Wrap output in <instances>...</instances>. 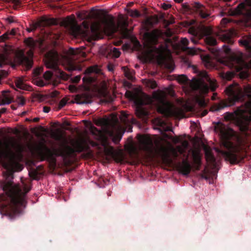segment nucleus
<instances>
[{"mask_svg": "<svg viewBox=\"0 0 251 251\" xmlns=\"http://www.w3.org/2000/svg\"><path fill=\"white\" fill-rule=\"evenodd\" d=\"M144 83L147 87L154 89L156 87L157 84L154 80H145Z\"/></svg>", "mask_w": 251, "mask_h": 251, "instance_id": "ea45409f", "label": "nucleus"}, {"mask_svg": "<svg viewBox=\"0 0 251 251\" xmlns=\"http://www.w3.org/2000/svg\"><path fill=\"white\" fill-rule=\"evenodd\" d=\"M178 171L184 175H187L191 171V166L187 159H184L177 166Z\"/></svg>", "mask_w": 251, "mask_h": 251, "instance_id": "5701e85b", "label": "nucleus"}, {"mask_svg": "<svg viewBox=\"0 0 251 251\" xmlns=\"http://www.w3.org/2000/svg\"><path fill=\"white\" fill-rule=\"evenodd\" d=\"M41 25V22H37L35 23H33L30 25V27L32 28V29L34 30L35 29H36L37 27L40 26Z\"/></svg>", "mask_w": 251, "mask_h": 251, "instance_id": "5fc2aeb1", "label": "nucleus"}, {"mask_svg": "<svg viewBox=\"0 0 251 251\" xmlns=\"http://www.w3.org/2000/svg\"><path fill=\"white\" fill-rule=\"evenodd\" d=\"M231 105V104L226 103L225 101H221L219 104L213 106L211 108L212 111H219L225 107H228Z\"/></svg>", "mask_w": 251, "mask_h": 251, "instance_id": "c756f323", "label": "nucleus"}, {"mask_svg": "<svg viewBox=\"0 0 251 251\" xmlns=\"http://www.w3.org/2000/svg\"><path fill=\"white\" fill-rule=\"evenodd\" d=\"M158 22V17L156 15H154L148 18L146 20V24L148 25H152L156 24Z\"/></svg>", "mask_w": 251, "mask_h": 251, "instance_id": "f704fd0d", "label": "nucleus"}, {"mask_svg": "<svg viewBox=\"0 0 251 251\" xmlns=\"http://www.w3.org/2000/svg\"><path fill=\"white\" fill-rule=\"evenodd\" d=\"M230 61L231 62L232 65H229V67H234L237 71H240L244 67L251 68V60L248 64H246L241 56H233Z\"/></svg>", "mask_w": 251, "mask_h": 251, "instance_id": "6ab92c4d", "label": "nucleus"}, {"mask_svg": "<svg viewBox=\"0 0 251 251\" xmlns=\"http://www.w3.org/2000/svg\"><path fill=\"white\" fill-rule=\"evenodd\" d=\"M125 148L126 150L130 154H136L138 152L137 145L133 143H130L126 144Z\"/></svg>", "mask_w": 251, "mask_h": 251, "instance_id": "bb28decb", "label": "nucleus"}, {"mask_svg": "<svg viewBox=\"0 0 251 251\" xmlns=\"http://www.w3.org/2000/svg\"><path fill=\"white\" fill-rule=\"evenodd\" d=\"M246 11V14L249 18H251V9H249L247 7L245 6L244 3L239 4L238 6L231 11L230 15L234 16L240 14H245L244 11Z\"/></svg>", "mask_w": 251, "mask_h": 251, "instance_id": "412c9836", "label": "nucleus"}, {"mask_svg": "<svg viewBox=\"0 0 251 251\" xmlns=\"http://www.w3.org/2000/svg\"><path fill=\"white\" fill-rule=\"evenodd\" d=\"M177 80L179 83H185L187 82L188 79L186 75H179L177 76Z\"/></svg>", "mask_w": 251, "mask_h": 251, "instance_id": "49530a36", "label": "nucleus"}, {"mask_svg": "<svg viewBox=\"0 0 251 251\" xmlns=\"http://www.w3.org/2000/svg\"><path fill=\"white\" fill-rule=\"evenodd\" d=\"M205 42L211 46H213L216 44V39L211 36H208L205 38Z\"/></svg>", "mask_w": 251, "mask_h": 251, "instance_id": "79ce46f5", "label": "nucleus"}, {"mask_svg": "<svg viewBox=\"0 0 251 251\" xmlns=\"http://www.w3.org/2000/svg\"><path fill=\"white\" fill-rule=\"evenodd\" d=\"M62 25L65 27H70L71 34L74 36H88L89 34V23L84 21L78 25L74 17H68L62 22Z\"/></svg>", "mask_w": 251, "mask_h": 251, "instance_id": "9d476101", "label": "nucleus"}, {"mask_svg": "<svg viewBox=\"0 0 251 251\" xmlns=\"http://www.w3.org/2000/svg\"><path fill=\"white\" fill-rule=\"evenodd\" d=\"M127 19H125L122 15L118 16L117 25L115 24L113 16H104L92 24L91 31L93 36V38L95 40L99 38L100 34L102 31L111 34L120 29L122 34L125 35L127 33Z\"/></svg>", "mask_w": 251, "mask_h": 251, "instance_id": "20e7f679", "label": "nucleus"}, {"mask_svg": "<svg viewBox=\"0 0 251 251\" xmlns=\"http://www.w3.org/2000/svg\"><path fill=\"white\" fill-rule=\"evenodd\" d=\"M9 38V33L7 32L0 36V42H4Z\"/></svg>", "mask_w": 251, "mask_h": 251, "instance_id": "3c124183", "label": "nucleus"}, {"mask_svg": "<svg viewBox=\"0 0 251 251\" xmlns=\"http://www.w3.org/2000/svg\"><path fill=\"white\" fill-rule=\"evenodd\" d=\"M99 136L97 138L101 142L104 147V151L108 154H112L115 160L118 162H121L124 159V155L121 151H115L112 147H108L107 138L100 131H98Z\"/></svg>", "mask_w": 251, "mask_h": 251, "instance_id": "dca6fc26", "label": "nucleus"}, {"mask_svg": "<svg viewBox=\"0 0 251 251\" xmlns=\"http://www.w3.org/2000/svg\"><path fill=\"white\" fill-rule=\"evenodd\" d=\"M6 59V56L4 54H0V67H1L2 64H3L5 62V60Z\"/></svg>", "mask_w": 251, "mask_h": 251, "instance_id": "864d4df0", "label": "nucleus"}, {"mask_svg": "<svg viewBox=\"0 0 251 251\" xmlns=\"http://www.w3.org/2000/svg\"><path fill=\"white\" fill-rule=\"evenodd\" d=\"M127 11L129 16L133 18H138L141 16L140 12L136 9H125Z\"/></svg>", "mask_w": 251, "mask_h": 251, "instance_id": "e433bc0d", "label": "nucleus"}, {"mask_svg": "<svg viewBox=\"0 0 251 251\" xmlns=\"http://www.w3.org/2000/svg\"><path fill=\"white\" fill-rule=\"evenodd\" d=\"M200 50L199 49H196L195 48H187L186 50V52L190 55H195L197 53L198 51Z\"/></svg>", "mask_w": 251, "mask_h": 251, "instance_id": "c03bdc74", "label": "nucleus"}, {"mask_svg": "<svg viewBox=\"0 0 251 251\" xmlns=\"http://www.w3.org/2000/svg\"><path fill=\"white\" fill-rule=\"evenodd\" d=\"M171 5L168 4L163 3L162 5V7L165 10H167V9H169V8L171 7Z\"/></svg>", "mask_w": 251, "mask_h": 251, "instance_id": "680f3d73", "label": "nucleus"}, {"mask_svg": "<svg viewBox=\"0 0 251 251\" xmlns=\"http://www.w3.org/2000/svg\"><path fill=\"white\" fill-rule=\"evenodd\" d=\"M51 137L56 140H61L63 138V132L60 129H56L51 133Z\"/></svg>", "mask_w": 251, "mask_h": 251, "instance_id": "7c9ffc66", "label": "nucleus"}, {"mask_svg": "<svg viewBox=\"0 0 251 251\" xmlns=\"http://www.w3.org/2000/svg\"><path fill=\"white\" fill-rule=\"evenodd\" d=\"M161 34L158 30H153L151 32L147 33L145 34V38L149 45H154L156 43L157 38Z\"/></svg>", "mask_w": 251, "mask_h": 251, "instance_id": "aec40b11", "label": "nucleus"}, {"mask_svg": "<svg viewBox=\"0 0 251 251\" xmlns=\"http://www.w3.org/2000/svg\"><path fill=\"white\" fill-rule=\"evenodd\" d=\"M15 84L17 88L21 89H25L26 86L24 84L22 79L18 78L15 81Z\"/></svg>", "mask_w": 251, "mask_h": 251, "instance_id": "a19ab883", "label": "nucleus"}, {"mask_svg": "<svg viewBox=\"0 0 251 251\" xmlns=\"http://www.w3.org/2000/svg\"><path fill=\"white\" fill-rule=\"evenodd\" d=\"M83 81L85 82H91L94 81V78L90 76H86L83 78Z\"/></svg>", "mask_w": 251, "mask_h": 251, "instance_id": "6e6d98bb", "label": "nucleus"}, {"mask_svg": "<svg viewBox=\"0 0 251 251\" xmlns=\"http://www.w3.org/2000/svg\"><path fill=\"white\" fill-rule=\"evenodd\" d=\"M226 92L233 102L237 101L241 97V88L237 84H233L226 88Z\"/></svg>", "mask_w": 251, "mask_h": 251, "instance_id": "a211bd4d", "label": "nucleus"}, {"mask_svg": "<svg viewBox=\"0 0 251 251\" xmlns=\"http://www.w3.org/2000/svg\"><path fill=\"white\" fill-rule=\"evenodd\" d=\"M188 146V142L187 141H183L181 145L174 148L169 141L165 140L164 144H160V147L156 149V151L159 153V156L164 162L171 164L172 162L171 156L176 158L178 156V153H183Z\"/></svg>", "mask_w": 251, "mask_h": 251, "instance_id": "0eeeda50", "label": "nucleus"}, {"mask_svg": "<svg viewBox=\"0 0 251 251\" xmlns=\"http://www.w3.org/2000/svg\"><path fill=\"white\" fill-rule=\"evenodd\" d=\"M100 72V69L97 66H91L87 69L85 71V74H90L94 73L98 74Z\"/></svg>", "mask_w": 251, "mask_h": 251, "instance_id": "4c0bfd02", "label": "nucleus"}, {"mask_svg": "<svg viewBox=\"0 0 251 251\" xmlns=\"http://www.w3.org/2000/svg\"><path fill=\"white\" fill-rule=\"evenodd\" d=\"M97 125L102 126V130H98L95 127L93 126H91V132L93 134L96 135V138L99 140L97 138L99 136V134L98 131H100L102 134L107 138L105 134L109 135L110 136L112 137L113 142L115 143H118L121 139L120 133L121 131V127L119 126L117 129V133L115 135H114L113 130L115 129V127H113L112 131H111L108 129L109 125H110V120L108 118H102L100 119L98 122Z\"/></svg>", "mask_w": 251, "mask_h": 251, "instance_id": "1a4fd4ad", "label": "nucleus"}, {"mask_svg": "<svg viewBox=\"0 0 251 251\" xmlns=\"http://www.w3.org/2000/svg\"><path fill=\"white\" fill-rule=\"evenodd\" d=\"M236 113L238 116L237 124L240 130L242 131L247 130L249 123L251 122V101L247 102L245 108L238 109Z\"/></svg>", "mask_w": 251, "mask_h": 251, "instance_id": "4468645a", "label": "nucleus"}, {"mask_svg": "<svg viewBox=\"0 0 251 251\" xmlns=\"http://www.w3.org/2000/svg\"><path fill=\"white\" fill-rule=\"evenodd\" d=\"M234 73L231 72H227L223 74L222 76L224 79L230 80L233 76Z\"/></svg>", "mask_w": 251, "mask_h": 251, "instance_id": "de8ad7c7", "label": "nucleus"}, {"mask_svg": "<svg viewBox=\"0 0 251 251\" xmlns=\"http://www.w3.org/2000/svg\"><path fill=\"white\" fill-rule=\"evenodd\" d=\"M79 52L78 49L70 48L64 52L61 57H59L57 53L54 50L49 51L46 55L45 64L48 68H51L54 70V75L63 79H67L68 75L58 68V61H60L65 68L69 71H80L81 68L76 65L75 62L73 59V55Z\"/></svg>", "mask_w": 251, "mask_h": 251, "instance_id": "7ed1b4c3", "label": "nucleus"}, {"mask_svg": "<svg viewBox=\"0 0 251 251\" xmlns=\"http://www.w3.org/2000/svg\"><path fill=\"white\" fill-rule=\"evenodd\" d=\"M28 148L32 153L36 154L42 159L50 158L52 155L51 151L42 141L31 144L29 145Z\"/></svg>", "mask_w": 251, "mask_h": 251, "instance_id": "2eb2a0df", "label": "nucleus"}, {"mask_svg": "<svg viewBox=\"0 0 251 251\" xmlns=\"http://www.w3.org/2000/svg\"><path fill=\"white\" fill-rule=\"evenodd\" d=\"M172 140L174 143H177L180 142L179 138L177 137H174L172 139Z\"/></svg>", "mask_w": 251, "mask_h": 251, "instance_id": "0e129e2a", "label": "nucleus"}, {"mask_svg": "<svg viewBox=\"0 0 251 251\" xmlns=\"http://www.w3.org/2000/svg\"><path fill=\"white\" fill-rule=\"evenodd\" d=\"M69 88L71 92H75L76 90V87L74 85H70Z\"/></svg>", "mask_w": 251, "mask_h": 251, "instance_id": "e2e57ef3", "label": "nucleus"}, {"mask_svg": "<svg viewBox=\"0 0 251 251\" xmlns=\"http://www.w3.org/2000/svg\"><path fill=\"white\" fill-rule=\"evenodd\" d=\"M50 108L47 106H45L43 107V111L45 113H48L50 111Z\"/></svg>", "mask_w": 251, "mask_h": 251, "instance_id": "338daca9", "label": "nucleus"}, {"mask_svg": "<svg viewBox=\"0 0 251 251\" xmlns=\"http://www.w3.org/2000/svg\"><path fill=\"white\" fill-rule=\"evenodd\" d=\"M196 102H197L199 106L201 107H204L206 105V103L203 97L199 96H197L195 97Z\"/></svg>", "mask_w": 251, "mask_h": 251, "instance_id": "58836bf2", "label": "nucleus"}, {"mask_svg": "<svg viewBox=\"0 0 251 251\" xmlns=\"http://www.w3.org/2000/svg\"><path fill=\"white\" fill-rule=\"evenodd\" d=\"M90 141L83 137H79L78 139L73 140L71 145L74 149L68 146H62L58 150V154L61 156H67L72 154L74 151L80 152L88 148V144Z\"/></svg>", "mask_w": 251, "mask_h": 251, "instance_id": "9b49d317", "label": "nucleus"}, {"mask_svg": "<svg viewBox=\"0 0 251 251\" xmlns=\"http://www.w3.org/2000/svg\"><path fill=\"white\" fill-rule=\"evenodd\" d=\"M136 114L139 118H143L147 115V112L141 107L138 106L136 109Z\"/></svg>", "mask_w": 251, "mask_h": 251, "instance_id": "c9c22d12", "label": "nucleus"}, {"mask_svg": "<svg viewBox=\"0 0 251 251\" xmlns=\"http://www.w3.org/2000/svg\"><path fill=\"white\" fill-rule=\"evenodd\" d=\"M81 77L80 75H77L73 78V81L75 82H78L80 80Z\"/></svg>", "mask_w": 251, "mask_h": 251, "instance_id": "052dcab7", "label": "nucleus"}, {"mask_svg": "<svg viewBox=\"0 0 251 251\" xmlns=\"http://www.w3.org/2000/svg\"><path fill=\"white\" fill-rule=\"evenodd\" d=\"M195 7L198 9H200V10L199 11V15L202 18H206L208 16H209V14L205 13L203 9H201L202 7V5L199 3H195Z\"/></svg>", "mask_w": 251, "mask_h": 251, "instance_id": "72a5a7b5", "label": "nucleus"}, {"mask_svg": "<svg viewBox=\"0 0 251 251\" xmlns=\"http://www.w3.org/2000/svg\"><path fill=\"white\" fill-rule=\"evenodd\" d=\"M240 78L245 79L248 77L249 74L247 71H241L239 74Z\"/></svg>", "mask_w": 251, "mask_h": 251, "instance_id": "09e8293b", "label": "nucleus"}, {"mask_svg": "<svg viewBox=\"0 0 251 251\" xmlns=\"http://www.w3.org/2000/svg\"><path fill=\"white\" fill-rule=\"evenodd\" d=\"M126 96L134 100L137 105H141L144 103L143 96L141 93L128 91L126 92Z\"/></svg>", "mask_w": 251, "mask_h": 251, "instance_id": "4be33fe9", "label": "nucleus"}, {"mask_svg": "<svg viewBox=\"0 0 251 251\" xmlns=\"http://www.w3.org/2000/svg\"><path fill=\"white\" fill-rule=\"evenodd\" d=\"M239 43L244 46L247 50L251 51V35L240 40Z\"/></svg>", "mask_w": 251, "mask_h": 251, "instance_id": "c85d7f7f", "label": "nucleus"}, {"mask_svg": "<svg viewBox=\"0 0 251 251\" xmlns=\"http://www.w3.org/2000/svg\"><path fill=\"white\" fill-rule=\"evenodd\" d=\"M192 157L195 164H199L201 163L200 151L198 149L192 151Z\"/></svg>", "mask_w": 251, "mask_h": 251, "instance_id": "cd10ccee", "label": "nucleus"}, {"mask_svg": "<svg viewBox=\"0 0 251 251\" xmlns=\"http://www.w3.org/2000/svg\"><path fill=\"white\" fill-rule=\"evenodd\" d=\"M215 130L220 136L223 145L228 150V151H224L215 149V151L220 153L226 160L234 162L236 160L235 153L241 150V146L244 144L243 139L236 136L231 128L221 123L216 125Z\"/></svg>", "mask_w": 251, "mask_h": 251, "instance_id": "f03ea898", "label": "nucleus"}, {"mask_svg": "<svg viewBox=\"0 0 251 251\" xmlns=\"http://www.w3.org/2000/svg\"><path fill=\"white\" fill-rule=\"evenodd\" d=\"M13 100L12 95L8 91H3L0 96V105L8 104Z\"/></svg>", "mask_w": 251, "mask_h": 251, "instance_id": "b1692460", "label": "nucleus"}, {"mask_svg": "<svg viewBox=\"0 0 251 251\" xmlns=\"http://www.w3.org/2000/svg\"><path fill=\"white\" fill-rule=\"evenodd\" d=\"M145 56L150 60L155 59L159 64L164 65L169 69H174L171 52L166 45H162L159 48L149 47L145 52Z\"/></svg>", "mask_w": 251, "mask_h": 251, "instance_id": "423d86ee", "label": "nucleus"}, {"mask_svg": "<svg viewBox=\"0 0 251 251\" xmlns=\"http://www.w3.org/2000/svg\"><path fill=\"white\" fill-rule=\"evenodd\" d=\"M52 75V73L50 71H46L44 74V78L46 81L42 79H35L34 83L38 86H44L49 83L47 81L51 78Z\"/></svg>", "mask_w": 251, "mask_h": 251, "instance_id": "393cba45", "label": "nucleus"}, {"mask_svg": "<svg viewBox=\"0 0 251 251\" xmlns=\"http://www.w3.org/2000/svg\"><path fill=\"white\" fill-rule=\"evenodd\" d=\"M21 0H12V2L16 5H18L20 3Z\"/></svg>", "mask_w": 251, "mask_h": 251, "instance_id": "774afa93", "label": "nucleus"}, {"mask_svg": "<svg viewBox=\"0 0 251 251\" xmlns=\"http://www.w3.org/2000/svg\"><path fill=\"white\" fill-rule=\"evenodd\" d=\"M234 34L233 30H229L221 32L219 34V38L224 42L228 41Z\"/></svg>", "mask_w": 251, "mask_h": 251, "instance_id": "a878e982", "label": "nucleus"}, {"mask_svg": "<svg viewBox=\"0 0 251 251\" xmlns=\"http://www.w3.org/2000/svg\"><path fill=\"white\" fill-rule=\"evenodd\" d=\"M205 157L208 163L214 165L215 159L210 151L208 150L205 151Z\"/></svg>", "mask_w": 251, "mask_h": 251, "instance_id": "2f4dec72", "label": "nucleus"}, {"mask_svg": "<svg viewBox=\"0 0 251 251\" xmlns=\"http://www.w3.org/2000/svg\"><path fill=\"white\" fill-rule=\"evenodd\" d=\"M202 75V78L192 80L190 83L191 88L194 90H199L201 94H206L208 92V87L204 82L206 81L209 82L211 90L214 91L217 87L214 80H211L205 72H203Z\"/></svg>", "mask_w": 251, "mask_h": 251, "instance_id": "ddd939ff", "label": "nucleus"}, {"mask_svg": "<svg viewBox=\"0 0 251 251\" xmlns=\"http://www.w3.org/2000/svg\"><path fill=\"white\" fill-rule=\"evenodd\" d=\"M25 43L30 50L27 52V57L25 56L23 50L18 51L16 55V59L20 64L25 66L27 69H29L32 65V57L33 52L32 50L35 47L40 46L42 44L40 40H34L31 38H29L25 40Z\"/></svg>", "mask_w": 251, "mask_h": 251, "instance_id": "6e6552de", "label": "nucleus"}, {"mask_svg": "<svg viewBox=\"0 0 251 251\" xmlns=\"http://www.w3.org/2000/svg\"><path fill=\"white\" fill-rule=\"evenodd\" d=\"M42 70L41 68H37L33 72V75L34 77L37 76L41 73Z\"/></svg>", "mask_w": 251, "mask_h": 251, "instance_id": "4d7b16f0", "label": "nucleus"}, {"mask_svg": "<svg viewBox=\"0 0 251 251\" xmlns=\"http://www.w3.org/2000/svg\"><path fill=\"white\" fill-rule=\"evenodd\" d=\"M138 139L139 142V148L147 151L151 154L159 153L156 151L157 148L160 147V144H164L165 139L163 138H157L154 141V146L151 137L147 135H138Z\"/></svg>", "mask_w": 251, "mask_h": 251, "instance_id": "f8f14e48", "label": "nucleus"}, {"mask_svg": "<svg viewBox=\"0 0 251 251\" xmlns=\"http://www.w3.org/2000/svg\"><path fill=\"white\" fill-rule=\"evenodd\" d=\"M229 22V20L227 19H223L221 21V24L225 25Z\"/></svg>", "mask_w": 251, "mask_h": 251, "instance_id": "69168bd1", "label": "nucleus"}, {"mask_svg": "<svg viewBox=\"0 0 251 251\" xmlns=\"http://www.w3.org/2000/svg\"><path fill=\"white\" fill-rule=\"evenodd\" d=\"M173 96L174 92L171 89L157 90L152 94L153 99L159 103L158 111L166 117H174L181 119L185 117V111H190L193 109V105L190 101H187L183 105V109L177 107L166 100V94Z\"/></svg>", "mask_w": 251, "mask_h": 251, "instance_id": "39448f33", "label": "nucleus"}, {"mask_svg": "<svg viewBox=\"0 0 251 251\" xmlns=\"http://www.w3.org/2000/svg\"><path fill=\"white\" fill-rule=\"evenodd\" d=\"M112 51L113 55L116 58L119 57L121 54L120 51L116 48H113L112 50Z\"/></svg>", "mask_w": 251, "mask_h": 251, "instance_id": "8fccbe9b", "label": "nucleus"}, {"mask_svg": "<svg viewBox=\"0 0 251 251\" xmlns=\"http://www.w3.org/2000/svg\"><path fill=\"white\" fill-rule=\"evenodd\" d=\"M188 43H189V41L188 40L184 38H182L181 41H180V45H181V48L182 49L184 50H186V49L188 48L187 47V46L188 45Z\"/></svg>", "mask_w": 251, "mask_h": 251, "instance_id": "a18cd8bd", "label": "nucleus"}, {"mask_svg": "<svg viewBox=\"0 0 251 251\" xmlns=\"http://www.w3.org/2000/svg\"><path fill=\"white\" fill-rule=\"evenodd\" d=\"M154 122L155 124L160 126H163V125H165L164 122L160 118L155 119Z\"/></svg>", "mask_w": 251, "mask_h": 251, "instance_id": "603ef678", "label": "nucleus"}, {"mask_svg": "<svg viewBox=\"0 0 251 251\" xmlns=\"http://www.w3.org/2000/svg\"><path fill=\"white\" fill-rule=\"evenodd\" d=\"M246 4H245V6L247 7L250 10L251 9V8L249 7V6L251 7V0H247L246 2Z\"/></svg>", "mask_w": 251, "mask_h": 251, "instance_id": "bf43d9fd", "label": "nucleus"}, {"mask_svg": "<svg viewBox=\"0 0 251 251\" xmlns=\"http://www.w3.org/2000/svg\"><path fill=\"white\" fill-rule=\"evenodd\" d=\"M80 98V96H79V95H77L76 96V98L75 99V100H76V102L78 104H83V103H85V101H81L79 100V99Z\"/></svg>", "mask_w": 251, "mask_h": 251, "instance_id": "13d9d810", "label": "nucleus"}, {"mask_svg": "<svg viewBox=\"0 0 251 251\" xmlns=\"http://www.w3.org/2000/svg\"><path fill=\"white\" fill-rule=\"evenodd\" d=\"M188 32L192 35L201 38L203 36L209 35L211 33V28L203 25H200L197 27L191 26L189 28Z\"/></svg>", "mask_w": 251, "mask_h": 251, "instance_id": "f3484780", "label": "nucleus"}, {"mask_svg": "<svg viewBox=\"0 0 251 251\" xmlns=\"http://www.w3.org/2000/svg\"><path fill=\"white\" fill-rule=\"evenodd\" d=\"M201 59L206 68H210L212 66L211 59L208 55L201 56Z\"/></svg>", "mask_w": 251, "mask_h": 251, "instance_id": "473e14b6", "label": "nucleus"}, {"mask_svg": "<svg viewBox=\"0 0 251 251\" xmlns=\"http://www.w3.org/2000/svg\"><path fill=\"white\" fill-rule=\"evenodd\" d=\"M125 76L129 79L132 80L134 78L132 73L126 67L123 68Z\"/></svg>", "mask_w": 251, "mask_h": 251, "instance_id": "37998d69", "label": "nucleus"}, {"mask_svg": "<svg viewBox=\"0 0 251 251\" xmlns=\"http://www.w3.org/2000/svg\"><path fill=\"white\" fill-rule=\"evenodd\" d=\"M10 144L11 147L16 151L15 152L8 147L2 148L1 142L0 141V158L7 159V161L3 163V166L6 170L3 172L4 179L0 181V187L11 201L10 204L7 207L2 204L3 208L7 212L15 213L17 211L18 205L23 204L26 192H22L19 185L12 181L14 171H20L23 169L22 166L19 164L22 159L21 152L23 151V146L15 140L10 141Z\"/></svg>", "mask_w": 251, "mask_h": 251, "instance_id": "f257e3e1", "label": "nucleus"}]
</instances>
